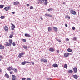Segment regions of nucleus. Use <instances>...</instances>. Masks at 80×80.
I'll list each match as a JSON object with an SVG mask.
<instances>
[{
  "instance_id": "a211bd4d",
  "label": "nucleus",
  "mask_w": 80,
  "mask_h": 80,
  "mask_svg": "<svg viewBox=\"0 0 80 80\" xmlns=\"http://www.w3.org/2000/svg\"><path fill=\"white\" fill-rule=\"evenodd\" d=\"M5 76H6L7 78H9V75L7 73L5 74Z\"/></svg>"
},
{
  "instance_id": "39448f33",
  "label": "nucleus",
  "mask_w": 80,
  "mask_h": 80,
  "mask_svg": "<svg viewBox=\"0 0 80 80\" xmlns=\"http://www.w3.org/2000/svg\"><path fill=\"white\" fill-rule=\"evenodd\" d=\"M4 28L5 31H6V32L8 30V26H5Z\"/></svg>"
},
{
  "instance_id": "864d4df0",
  "label": "nucleus",
  "mask_w": 80,
  "mask_h": 80,
  "mask_svg": "<svg viewBox=\"0 0 80 80\" xmlns=\"http://www.w3.org/2000/svg\"><path fill=\"white\" fill-rule=\"evenodd\" d=\"M28 37H30V35L28 34Z\"/></svg>"
},
{
  "instance_id": "6e6552de",
  "label": "nucleus",
  "mask_w": 80,
  "mask_h": 80,
  "mask_svg": "<svg viewBox=\"0 0 80 80\" xmlns=\"http://www.w3.org/2000/svg\"><path fill=\"white\" fill-rule=\"evenodd\" d=\"M49 51L50 52H55V49L53 48H51L49 49Z\"/></svg>"
},
{
  "instance_id": "a878e982",
  "label": "nucleus",
  "mask_w": 80,
  "mask_h": 80,
  "mask_svg": "<svg viewBox=\"0 0 80 80\" xmlns=\"http://www.w3.org/2000/svg\"><path fill=\"white\" fill-rule=\"evenodd\" d=\"M49 14L46 13L45 14V17H48Z\"/></svg>"
},
{
  "instance_id": "f8f14e48",
  "label": "nucleus",
  "mask_w": 80,
  "mask_h": 80,
  "mask_svg": "<svg viewBox=\"0 0 80 80\" xmlns=\"http://www.w3.org/2000/svg\"><path fill=\"white\" fill-rule=\"evenodd\" d=\"M53 67H58V64H54L52 65Z\"/></svg>"
},
{
  "instance_id": "79ce46f5",
  "label": "nucleus",
  "mask_w": 80,
  "mask_h": 80,
  "mask_svg": "<svg viewBox=\"0 0 80 80\" xmlns=\"http://www.w3.org/2000/svg\"><path fill=\"white\" fill-rule=\"evenodd\" d=\"M25 62H26V63H30V62H29L25 61Z\"/></svg>"
},
{
  "instance_id": "7ed1b4c3",
  "label": "nucleus",
  "mask_w": 80,
  "mask_h": 80,
  "mask_svg": "<svg viewBox=\"0 0 80 80\" xmlns=\"http://www.w3.org/2000/svg\"><path fill=\"white\" fill-rule=\"evenodd\" d=\"M10 8V7H6L4 8V9H5V10L6 11H8L9 9Z\"/></svg>"
},
{
  "instance_id": "6ab92c4d",
  "label": "nucleus",
  "mask_w": 80,
  "mask_h": 80,
  "mask_svg": "<svg viewBox=\"0 0 80 80\" xmlns=\"http://www.w3.org/2000/svg\"><path fill=\"white\" fill-rule=\"evenodd\" d=\"M11 25H12V28H15V25H14L13 23H11Z\"/></svg>"
},
{
  "instance_id": "aec40b11",
  "label": "nucleus",
  "mask_w": 80,
  "mask_h": 80,
  "mask_svg": "<svg viewBox=\"0 0 80 80\" xmlns=\"http://www.w3.org/2000/svg\"><path fill=\"white\" fill-rule=\"evenodd\" d=\"M68 52H72V49L70 48H68Z\"/></svg>"
},
{
  "instance_id": "5701e85b",
  "label": "nucleus",
  "mask_w": 80,
  "mask_h": 80,
  "mask_svg": "<svg viewBox=\"0 0 80 80\" xmlns=\"http://www.w3.org/2000/svg\"><path fill=\"white\" fill-rule=\"evenodd\" d=\"M53 9L52 8H49L48 9V12H50V11H52Z\"/></svg>"
},
{
  "instance_id": "cd10ccee",
  "label": "nucleus",
  "mask_w": 80,
  "mask_h": 80,
  "mask_svg": "<svg viewBox=\"0 0 80 80\" xmlns=\"http://www.w3.org/2000/svg\"><path fill=\"white\" fill-rule=\"evenodd\" d=\"M22 41H23L24 42H26V39H22Z\"/></svg>"
},
{
  "instance_id": "9b49d317",
  "label": "nucleus",
  "mask_w": 80,
  "mask_h": 80,
  "mask_svg": "<svg viewBox=\"0 0 80 80\" xmlns=\"http://www.w3.org/2000/svg\"><path fill=\"white\" fill-rule=\"evenodd\" d=\"M19 4V2H14V5H18Z\"/></svg>"
},
{
  "instance_id": "338daca9",
  "label": "nucleus",
  "mask_w": 80,
  "mask_h": 80,
  "mask_svg": "<svg viewBox=\"0 0 80 80\" xmlns=\"http://www.w3.org/2000/svg\"><path fill=\"white\" fill-rule=\"evenodd\" d=\"M12 14H15V12H12Z\"/></svg>"
},
{
  "instance_id": "de8ad7c7",
  "label": "nucleus",
  "mask_w": 80,
  "mask_h": 80,
  "mask_svg": "<svg viewBox=\"0 0 80 80\" xmlns=\"http://www.w3.org/2000/svg\"><path fill=\"white\" fill-rule=\"evenodd\" d=\"M57 53H59V52H60V50H57Z\"/></svg>"
},
{
  "instance_id": "09e8293b",
  "label": "nucleus",
  "mask_w": 80,
  "mask_h": 80,
  "mask_svg": "<svg viewBox=\"0 0 80 80\" xmlns=\"http://www.w3.org/2000/svg\"><path fill=\"white\" fill-rule=\"evenodd\" d=\"M10 74H13V72L12 71L10 72Z\"/></svg>"
},
{
  "instance_id": "ea45409f",
  "label": "nucleus",
  "mask_w": 80,
  "mask_h": 80,
  "mask_svg": "<svg viewBox=\"0 0 80 80\" xmlns=\"http://www.w3.org/2000/svg\"><path fill=\"white\" fill-rule=\"evenodd\" d=\"M48 17H50L51 18H52V16L50 15V14H49V16Z\"/></svg>"
},
{
  "instance_id": "a19ab883",
  "label": "nucleus",
  "mask_w": 80,
  "mask_h": 80,
  "mask_svg": "<svg viewBox=\"0 0 80 80\" xmlns=\"http://www.w3.org/2000/svg\"><path fill=\"white\" fill-rule=\"evenodd\" d=\"M14 71H15V72H17V69H14Z\"/></svg>"
},
{
  "instance_id": "680f3d73",
  "label": "nucleus",
  "mask_w": 80,
  "mask_h": 80,
  "mask_svg": "<svg viewBox=\"0 0 80 80\" xmlns=\"http://www.w3.org/2000/svg\"><path fill=\"white\" fill-rule=\"evenodd\" d=\"M52 79L50 78H48L47 79L48 80H51Z\"/></svg>"
},
{
  "instance_id": "13d9d810",
  "label": "nucleus",
  "mask_w": 80,
  "mask_h": 80,
  "mask_svg": "<svg viewBox=\"0 0 80 80\" xmlns=\"http://www.w3.org/2000/svg\"><path fill=\"white\" fill-rule=\"evenodd\" d=\"M40 18H41V20H43V18H42V17L41 16V17H40Z\"/></svg>"
},
{
  "instance_id": "69168bd1",
  "label": "nucleus",
  "mask_w": 80,
  "mask_h": 80,
  "mask_svg": "<svg viewBox=\"0 0 80 80\" xmlns=\"http://www.w3.org/2000/svg\"><path fill=\"white\" fill-rule=\"evenodd\" d=\"M72 54H73V53H72V52H71V53H70V55H72Z\"/></svg>"
},
{
  "instance_id": "4be33fe9",
  "label": "nucleus",
  "mask_w": 80,
  "mask_h": 80,
  "mask_svg": "<svg viewBox=\"0 0 80 80\" xmlns=\"http://www.w3.org/2000/svg\"><path fill=\"white\" fill-rule=\"evenodd\" d=\"M4 7V5H0V8H3Z\"/></svg>"
},
{
  "instance_id": "b1692460",
  "label": "nucleus",
  "mask_w": 80,
  "mask_h": 80,
  "mask_svg": "<svg viewBox=\"0 0 80 80\" xmlns=\"http://www.w3.org/2000/svg\"><path fill=\"white\" fill-rule=\"evenodd\" d=\"M26 64V62L25 61L22 62L21 63L22 65H25Z\"/></svg>"
},
{
  "instance_id": "603ef678",
  "label": "nucleus",
  "mask_w": 80,
  "mask_h": 80,
  "mask_svg": "<svg viewBox=\"0 0 80 80\" xmlns=\"http://www.w3.org/2000/svg\"><path fill=\"white\" fill-rule=\"evenodd\" d=\"M32 65H33L35 64V63H34V62H32Z\"/></svg>"
},
{
  "instance_id": "8fccbe9b",
  "label": "nucleus",
  "mask_w": 80,
  "mask_h": 80,
  "mask_svg": "<svg viewBox=\"0 0 80 80\" xmlns=\"http://www.w3.org/2000/svg\"><path fill=\"white\" fill-rule=\"evenodd\" d=\"M75 27H72V30H75Z\"/></svg>"
},
{
  "instance_id": "37998d69",
  "label": "nucleus",
  "mask_w": 80,
  "mask_h": 80,
  "mask_svg": "<svg viewBox=\"0 0 80 80\" xmlns=\"http://www.w3.org/2000/svg\"><path fill=\"white\" fill-rule=\"evenodd\" d=\"M57 41L59 42H62V41H61V40H60L59 39H57Z\"/></svg>"
},
{
  "instance_id": "e2e57ef3",
  "label": "nucleus",
  "mask_w": 80,
  "mask_h": 80,
  "mask_svg": "<svg viewBox=\"0 0 80 80\" xmlns=\"http://www.w3.org/2000/svg\"><path fill=\"white\" fill-rule=\"evenodd\" d=\"M65 4H66V3H65V2H63V5H65Z\"/></svg>"
},
{
  "instance_id": "ddd939ff",
  "label": "nucleus",
  "mask_w": 80,
  "mask_h": 80,
  "mask_svg": "<svg viewBox=\"0 0 80 80\" xmlns=\"http://www.w3.org/2000/svg\"><path fill=\"white\" fill-rule=\"evenodd\" d=\"M68 73H73V70H69L68 71Z\"/></svg>"
},
{
  "instance_id": "bb28decb",
  "label": "nucleus",
  "mask_w": 80,
  "mask_h": 80,
  "mask_svg": "<svg viewBox=\"0 0 80 80\" xmlns=\"http://www.w3.org/2000/svg\"><path fill=\"white\" fill-rule=\"evenodd\" d=\"M64 68H67V64H65L64 65Z\"/></svg>"
},
{
  "instance_id": "c9c22d12",
  "label": "nucleus",
  "mask_w": 80,
  "mask_h": 80,
  "mask_svg": "<svg viewBox=\"0 0 80 80\" xmlns=\"http://www.w3.org/2000/svg\"><path fill=\"white\" fill-rule=\"evenodd\" d=\"M20 54L22 56H23V55H24V53H23V52H22L21 53H20Z\"/></svg>"
},
{
  "instance_id": "f704fd0d",
  "label": "nucleus",
  "mask_w": 80,
  "mask_h": 80,
  "mask_svg": "<svg viewBox=\"0 0 80 80\" xmlns=\"http://www.w3.org/2000/svg\"><path fill=\"white\" fill-rule=\"evenodd\" d=\"M30 9H32L33 8V6H31L30 7Z\"/></svg>"
},
{
  "instance_id": "c03bdc74",
  "label": "nucleus",
  "mask_w": 80,
  "mask_h": 80,
  "mask_svg": "<svg viewBox=\"0 0 80 80\" xmlns=\"http://www.w3.org/2000/svg\"><path fill=\"white\" fill-rule=\"evenodd\" d=\"M25 37H28V34H27V33H26V34H25Z\"/></svg>"
},
{
  "instance_id": "f03ea898",
  "label": "nucleus",
  "mask_w": 80,
  "mask_h": 80,
  "mask_svg": "<svg viewBox=\"0 0 80 80\" xmlns=\"http://www.w3.org/2000/svg\"><path fill=\"white\" fill-rule=\"evenodd\" d=\"M73 69L74 73H77V68L76 67H74L73 68Z\"/></svg>"
},
{
  "instance_id": "473e14b6",
  "label": "nucleus",
  "mask_w": 80,
  "mask_h": 80,
  "mask_svg": "<svg viewBox=\"0 0 80 80\" xmlns=\"http://www.w3.org/2000/svg\"><path fill=\"white\" fill-rule=\"evenodd\" d=\"M12 78H16V76H15V75H12Z\"/></svg>"
},
{
  "instance_id": "3c124183",
  "label": "nucleus",
  "mask_w": 80,
  "mask_h": 80,
  "mask_svg": "<svg viewBox=\"0 0 80 80\" xmlns=\"http://www.w3.org/2000/svg\"><path fill=\"white\" fill-rule=\"evenodd\" d=\"M8 71H11V69L10 68H8Z\"/></svg>"
},
{
  "instance_id": "393cba45",
  "label": "nucleus",
  "mask_w": 80,
  "mask_h": 80,
  "mask_svg": "<svg viewBox=\"0 0 80 80\" xmlns=\"http://www.w3.org/2000/svg\"><path fill=\"white\" fill-rule=\"evenodd\" d=\"M5 16H2L0 17L1 18V19H3V18H5Z\"/></svg>"
},
{
  "instance_id": "72a5a7b5",
  "label": "nucleus",
  "mask_w": 80,
  "mask_h": 80,
  "mask_svg": "<svg viewBox=\"0 0 80 80\" xmlns=\"http://www.w3.org/2000/svg\"><path fill=\"white\" fill-rule=\"evenodd\" d=\"M12 45L13 46H15L16 45V44H15V43L14 42H13L12 43Z\"/></svg>"
},
{
  "instance_id": "49530a36",
  "label": "nucleus",
  "mask_w": 80,
  "mask_h": 80,
  "mask_svg": "<svg viewBox=\"0 0 80 80\" xmlns=\"http://www.w3.org/2000/svg\"><path fill=\"white\" fill-rule=\"evenodd\" d=\"M44 59H43V58L41 59V62H44Z\"/></svg>"
},
{
  "instance_id": "9d476101",
  "label": "nucleus",
  "mask_w": 80,
  "mask_h": 80,
  "mask_svg": "<svg viewBox=\"0 0 80 80\" xmlns=\"http://www.w3.org/2000/svg\"><path fill=\"white\" fill-rule=\"evenodd\" d=\"M5 45L6 46V47H8V46H10V44L9 43L6 42Z\"/></svg>"
},
{
  "instance_id": "c756f323",
  "label": "nucleus",
  "mask_w": 80,
  "mask_h": 80,
  "mask_svg": "<svg viewBox=\"0 0 80 80\" xmlns=\"http://www.w3.org/2000/svg\"><path fill=\"white\" fill-rule=\"evenodd\" d=\"M48 2H45L44 5H45L47 6V4H48Z\"/></svg>"
},
{
  "instance_id": "4c0bfd02",
  "label": "nucleus",
  "mask_w": 80,
  "mask_h": 80,
  "mask_svg": "<svg viewBox=\"0 0 80 80\" xmlns=\"http://www.w3.org/2000/svg\"><path fill=\"white\" fill-rule=\"evenodd\" d=\"M12 80H15L16 79V78H12Z\"/></svg>"
},
{
  "instance_id": "7c9ffc66",
  "label": "nucleus",
  "mask_w": 80,
  "mask_h": 80,
  "mask_svg": "<svg viewBox=\"0 0 80 80\" xmlns=\"http://www.w3.org/2000/svg\"><path fill=\"white\" fill-rule=\"evenodd\" d=\"M43 62H48V61L46 59H44Z\"/></svg>"
},
{
  "instance_id": "4d7b16f0",
  "label": "nucleus",
  "mask_w": 80,
  "mask_h": 80,
  "mask_svg": "<svg viewBox=\"0 0 80 80\" xmlns=\"http://www.w3.org/2000/svg\"><path fill=\"white\" fill-rule=\"evenodd\" d=\"M11 29H12V30H15V29H14L13 28H12Z\"/></svg>"
},
{
  "instance_id": "6e6d98bb",
  "label": "nucleus",
  "mask_w": 80,
  "mask_h": 80,
  "mask_svg": "<svg viewBox=\"0 0 80 80\" xmlns=\"http://www.w3.org/2000/svg\"><path fill=\"white\" fill-rule=\"evenodd\" d=\"M65 27H68V25H67V24H65Z\"/></svg>"
},
{
  "instance_id": "f3484780",
  "label": "nucleus",
  "mask_w": 80,
  "mask_h": 80,
  "mask_svg": "<svg viewBox=\"0 0 80 80\" xmlns=\"http://www.w3.org/2000/svg\"><path fill=\"white\" fill-rule=\"evenodd\" d=\"M9 68H11L12 70H15V68H12V66H9Z\"/></svg>"
},
{
  "instance_id": "052dcab7",
  "label": "nucleus",
  "mask_w": 80,
  "mask_h": 80,
  "mask_svg": "<svg viewBox=\"0 0 80 80\" xmlns=\"http://www.w3.org/2000/svg\"><path fill=\"white\" fill-rule=\"evenodd\" d=\"M68 16H66L65 18H68Z\"/></svg>"
},
{
  "instance_id": "4468645a",
  "label": "nucleus",
  "mask_w": 80,
  "mask_h": 80,
  "mask_svg": "<svg viewBox=\"0 0 80 80\" xmlns=\"http://www.w3.org/2000/svg\"><path fill=\"white\" fill-rule=\"evenodd\" d=\"M52 28L50 27L48 28V32H51V31H52Z\"/></svg>"
},
{
  "instance_id": "e433bc0d",
  "label": "nucleus",
  "mask_w": 80,
  "mask_h": 80,
  "mask_svg": "<svg viewBox=\"0 0 80 80\" xmlns=\"http://www.w3.org/2000/svg\"><path fill=\"white\" fill-rule=\"evenodd\" d=\"M27 78H22V80H25V79H26Z\"/></svg>"
},
{
  "instance_id": "f257e3e1",
  "label": "nucleus",
  "mask_w": 80,
  "mask_h": 80,
  "mask_svg": "<svg viewBox=\"0 0 80 80\" xmlns=\"http://www.w3.org/2000/svg\"><path fill=\"white\" fill-rule=\"evenodd\" d=\"M70 12L71 13L72 15H76L77 14V12L75 11L71 10L70 11Z\"/></svg>"
},
{
  "instance_id": "c85d7f7f",
  "label": "nucleus",
  "mask_w": 80,
  "mask_h": 80,
  "mask_svg": "<svg viewBox=\"0 0 80 80\" xmlns=\"http://www.w3.org/2000/svg\"><path fill=\"white\" fill-rule=\"evenodd\" d=\"M22 57V56H21V54H19L18 55L19 58H21V57Z\"/></svg>"
},
{
  "instance_id": "58836bf2",
  "label": "nucleus",
  "mask_w": 80,
  "mask_h": 80,
  "mask_svg": "<svg viewBox=\"0 0 80 80\" xmlns=\"http://www.w3.org/2000/svg\"><path fill=\"white\" fill-rule=\"evenodd\" d=\"M77 40V38L76 37L74 38L73 39V40Z\"/></svg>"
},
{
  "instance_id": "20e7f679",
  "label": "nucleus",
  "mask_w": 80,
  "mask_h": 80,
  "mask_svg": "<svg viewBox=\"0 0 80 80\" xmlns=\"http://www.w3.org/2000/svg\"><path fill=\"white\" fill-rule=\"evenodd\" d=\"M70 55V53H65L64 54V57H68V55Z\"/></svg>"
},
{
  "instance_id": "0eeeda50",
  "label": "nucleus",
  "mask_w": 80,
  "mask_h": 80,
  "mask_svg": "<svg viewBox=\"0 0 80 80\" xmlns=\"http://www.w3.org/2000/svg\"><path fill=\"white\" fill-rule=\"evenodd\" d=\"M73 77L75 79H77L78 78V76L77 75H74Z\"/></svg>"
},
{
  "instance_id": "0e129e2a",
  "label": "nucleus",
  "mask_w": 80,
  "mask_h": 80,
  "mask_svg": "<svg viewBox=\"0 0 80 80\" xmlns=\"http://www.w3.org/2000/svg\"><path fill=\"white\" fill-rule=\"evenodd\" d=\"M68 18L69 19H70V17L68 16Z\"/></svg>"
},
{
  "instance_id": "412c9836",
  "label": "nucleus",
  "mask_w": 80,
  "mask_h": 80,
  "mask_svg": "<svg viewBox=\"0 0 80 80\" xmlns=\"http://www.w3.org/2000/svg\"><path fill=\"white\" fill-rule=\"evenodd\" d=\"M38 1H39V2H40L41 3H43V2H44V0H38Z\"/></svg>"
},
{
  "instance_id": "1a4fd4ad",
  "label": "nucleus",
  "mask_w": 80,
  "mask_h": 80,
  "mask_svg": "<svg viewBox=\"0 0 80 80\" xmlns=\"http://www.w3.org/2000/svg\"><path fill=\"white\" fill-rule=\"evenodd\" d=\"M53 29L55 32H57L58 30V28H55V27H53Z\"/></svg>"
},
{
  "instance_id": "2f4dec72",
  "label": "nucleus",
  "mask_w": 80,
  "mask_h": 80,
  "mask_svg": "<svg viewBox=\"0 0 80 80\" xmlns=\"http://www.w3.org/2000/svg\"><path fill=\"white\" fill-rule=\"evenodd\" d=\"M10 38H13V35H12L9 36Z\"/></svg>"
},
{
  "instance_id": "dca6fc26",
  "label": "nucleus",
  "mask_w": 80,
  "mask_h": 80,
  "mask_svg": "<svg viewBox=\"0 0 80 80\" xmlns=\"http://www.w3.org/2000/svg\"><path fill=\"white\" fill-rule=\"evenodd\" d=\"M9 42L10 44V46H11V45H12V40H9Z\"/></svg>"
},
{
  "instance_id": "774afa93",
  "label": "nucleus",
  "mask_w": 80,
  "mask_h": 80,
  "mask_svg": "<svg viewBox=\"0 0 80 80\" xmlns=\"http://www.w3.org/2000/svg\"><path fill=\"white\" fill-rule=\"evenodd\" d=\"M45 2H47L48 0H44Z\"/></svg>"
},
{
  "instance_id": "bf43d9fd",
  "label": "nucleus",
  "mask_w": 80,
  "mask_h": 80,
  "mask_svg": "<svg viewBox=\"0 0 80 80\" xmlns=\"http://www.w3.org/2000/svg\"><path fill=\"white\" fill-rule=\"evenodd\" d=\"M27 80H31V79H30V78H27Z\"/></svg>"
},
{
  "instance_id": "5fc2aeb1",
  "label": "nucleus",
  "mask_w": 80,
  "mask_h": 80,
  "mask_svg": "<svg viewBox=\"0 0 80 80\" xmlns=\"http://www.w3.org/2000/svg\"><path fill=\"white\" fill-rule=\"evenodd\" d=\"M66 41H69V39L68 38H67L66 39Z\"/></svg>"
},
{
  "instance_id": "a18cd8bd",
  "label": "nucleus",
  "mask_w": 80,
  "mask_h": 80,
  "mask_svg": "<svg viewBox=\"0 0 80 80\" xmlns=\"http://www.w3.org/2000/svg\"><path fill=\"white\" fill-rule=\"evenodd\" d=\"M0 58H3V57L2 56L0 55Z\"/></svg>"
},
{
  "instance_id": "2eb2a0df",
  "label": "nucleus",
  "mask_w": 80,
  "mask_h": 80,
  "mask_svg": "<svg viewBox=\"0 0 80 80\" xmlns=\"http://www.w3.org/2000/svg\"><path fill=\"white\" fill-rule=\"evenodd\" d=\"M23 48H24V49H27V48H28V47H27V46H26L25 45H24L23 46Z\"/></svg>"
},
{
  "instance_id": "423d86ee",
  "label": "nucleus",
  "mask_w": 80,
  "mask_h": 80,
  "mask_svg": "<svg viewBox=\"0 0 80 80\" xmlns=\"http://www.w3.org/2000/svg\"><path fill=\"white\" fill-rule=\"evenodd\" d=\"M4 48L5 47L3 46L2 44L0 45V49H1V50H3Z\"/></svg>"
}]
</instances>
